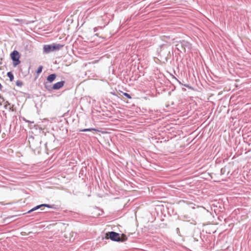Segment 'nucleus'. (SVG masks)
<instances>
[{"label":"nucleus","mask_w":251,"mask_h":251,"mask_svg":"<svg viewBox=\"0 0 251 251\" xmlns=\"http://www.w3.org/2000/svg\"><path fill=\"white\" fill-rule=\"evenodd\" d=\"M63 47L64 45L54 43L51 45H45L43 50L45 52L48 53L51 51L59 50Z\"/></svg>","instance_id":"obj_1"},{"label":"nucleus","mask_w":251,"mask_h":251,"mask_svg":"<svg viewBox=\"0 0 251 251\" xmlns=\"http://www.w3.org/2000/svg\"><path fill=\"white\" fill-rule=\"evenodd\" d=\"M10 56L12 60L14 61L13 65L16 66L20 63L19 60L20 56L19 53L17 50H14L11 54Z\"/></svg>","instance_id":"obj_2"},{"label":"nucleus","mask_w":251,"mask_h":251,"mask_svg":"<svg viewBox=\"0 0 251 251\" xmlns=\"http://www.w3.org/2000/svg\"><path fill=\"white\" fill-rule=\"evenodd\" d=\"M105 238H109L111 240L114 241H120V234L114 231L109 232L106 234Z\"/></svg>","instance_id":"obj_3"},{"label":"nucleus","mask_w":251,"mask_h":251,"mask_svg":"<svg viewBox=\"0 0 251 251\" xmlns=\"http://www.w3.org/2000/svg\"><path fill=\"white\" fill-rule=\"evenodd\" d=\"M65 82L64 81H59L58 82L55 83L53 86L51 87V89L50 88H48L47 86H45V87L47 89L50 90L51 89L53 90H58L62 88L64 85Z\"/></svg>","instance_id":"obj_4"},{"label":"nucleus","mask_w":251,"mask_h":251,"mask_svg":"<svg viewBox=\"0 0 251 251\" xmlns=\"http://www.w3.org/2000/svg\"><path fill=\"white\" fill-rule=\"evenodd\" d=\"M48 207V208H52V205H50V204H41V205H37L35 207H34V208H33L32 209H31V210H30L29 211H28V213H29L33 211H35L42 207Z\"/></svg>","instance_id":"obj_5"},{"label":"nucleus","mask_w":251,"mask_h":251,"mask_svg":"<svg viewBox=\"0 0 251 251\" xmlns=\"http://www.w3.org/2000/svg\"><path fill=\"white\" fill-rule=\"evenodd\" d=\"M56 77V75L55 74H51L48 76L47 80L50 82H51L55 80Z\"/></svg>","instance_id":"obj_6"},{"label":"nucleus","mask_w":251,"mask_h":251,"mask_svg":"<svg viewBox=\"0 0 251 251\" xmlns=\"http://www.w3.org/2000/svg\"><path fill=\"white\" fill-rule=\"evenodd\" d=\"M7 75V76L9 78L10 81H12L14 80V75L11 72H8Z\"/></svg>","instance_id":"obj_7"},{"label":"nucleus","mask_w":251,"mask_h":251,"mask_svg":"<svg viewBox=\"0 0 251 251\" xmlns=\"http://www.w3.org/2000/svg\"><path fill=\"white\" fill-rule=\"evenodd\" d=\"M127 238L126 236L124 234H122L121 235V237H120V241H122V242L125 241L127 240Z\"/></svg>","instance_id":"obj_8"},{"label":"nucleus","mask_w":251,"mask_h":251,"mask_svg":"<svg viewBox=\"0 0 251 251\" xmlns=\"http://www.w3.org/2000/svg\"><path fill=\"white\" fill-rule=\"evenodd\" d=\"M92 130L98 131V130H97L95 128H85V129L80 130V131L85 132V131H92Z\"/></svg>","instance_id":"obj_9"},{"label":"nucleus","mask_w":251,"mask_h":251,"mask_svg":"<svg viewBox=\"0 0 251 251\" xmlns=\"http://www.w3.org/2000/svg\"><path fill=\"white\" fill-rule=\"evenodd\" d=\"M42 66H40L37 70V74H40L42 72Z\"/></svg>","instance_id":"obj_10"},{"label":"nucleus","mask_w":251,"mask_h":251,"mask_svg":"<svg viewBox=\"0 0 251 251\" xmlns=\"http://www.w3.org/2000/svg\"><path fill=\"white\" fill-rule=\"evenodd\" d=\"M16 85L19 86H21L23 85V83L22 81L18 80L16 82Z\"/></svg>","instance_id":"obj_11"},{"label":"nucleus","mask_w":251,"mask_h":251,"mask_svg":"<svg viewBox=\"0 0 251 251\" xmlns=\"http://www.w3.org/2000/svg\"><path fill=\"white\" fill-rule=\"evenodd\" d=\"M124 95L128 99H131V97L130 96V95H129L128 94H127L126 93H124Z\"/></svg>","instance_id":"obj_12"},{"label":"nucleus","mask_w":251,"mask_h":251,"mask_svg":"<svg viewBox=\"0 0 251 251\" xmlns=\"http://www.w3.org/2000/svg\"><path fill=\"white\" fill-rule=\"evenodd\" d=\"M98 62H99V60H95V61H93L92 62L89 63V64H95V63H98Z\"/></svg>","instance_id":"obj_13"}]
</instances>
